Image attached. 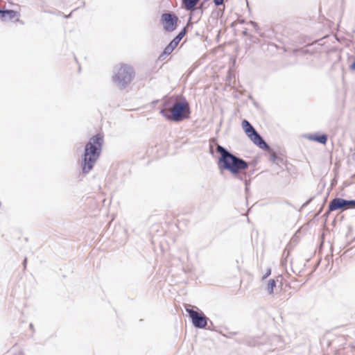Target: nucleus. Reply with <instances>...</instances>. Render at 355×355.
Listing matches in <instances>:
<instances>
[{
  "mask_svg": "<svg viewBox=\"0 0 355 355\" xmlns=\"http://www.w3.org/2000/svg\"><path fill=\"white\" fill-rule=\"evenodd\" d=\"M173 51V49L171 48V46H168V45L165 47L164 49V51L160 54L159 56V60H164L166 59V58Z\"/></svg>",
  "mask_w": 355,
  "mask_h": 355,
  "instance_id": "nucleus-12",
  "label": "nucleus"
},
{
  "mask_svg": "<svg viewBox=\"0 0 355 355\" xmlns=\"http://www.w3.org/2000/svg\"><path fill=\"white\" fill-rule=\"evenodd\" d=\"M185 311L189 313L193 325L199 329H204L207 324L208 318L202 311H198L193 309L190 304H185Z\"/></svg>",
  "mask_w": 355,
  "mask_h": 355,
  "instance_id": "nucleus-5",
  "label": "nucleus"
},
{
  "mask_svg": "<svg viewBox=\"0 0 355 355\" xmlns=\"http://www.w3.org/2000/svg\"><path fill=\"white\" fill-rule=\"evenodd\" d=\"M199 1L200 0H182L183 7L187 10L192 11L194 10H201V12H202V4H201L198 8H196V6Z\"/></svg>",
  "mask_w": 355,
  "mask_h": 355,
  "instance_id": "nucleus-9",
  "label": "nucleus"
},
{
  "mask_svg": "<svg viewBox=\"0 0 355 355\" xmlns=\"http://www.w3.org/2000/svg\"><path fill=\"white\" fill-rule=\"evenodd\" d=\"M103 142V136L101 134H96L92 137L86 144L83 158L81 162V168L83 173L87 174L93 168L95 163L101 156Z\"/></svg>",
  "mask_w": 355,
  "mask_h": 355,
  "instance_id": "nucleus-3",
  "label": "nucleus"
},
{
  "mask_svg": "<svg viewBox=\"0 0 355 355\" xmlns=\"http://www.w3.org/2000/svg\"><path fill=\"white\" fill-rule=\"evenodd\" d=\"M178 45V43L176 42V41H175L173 40L168 44V46H171V48L173 49V50L176 48V46Z\"/></svg>",
  "mask_w": 355,
  "mask_h": 355,
  "instance_id": "nucleus-17",
  "label": "nucleus"
},
{
  "mask_svg": "<svg viewBox=\"0 0 355 355\" xmlns=\"http://www.w3.org/2000/svg\"><path fill=\"white\" fill-rule=\"evenodd\" d=\"M349 69L352 71H355V59L353 62L350 64Z\"/></svg>",
  "mask_w": 355,
  "mask_h": 355,
  "instance_id": "nucleus-20",
  "label": "nucleus"
},
{
  "mask_svg": "<svg viewBox=\"0 0 355 355\" xmlns=\"http://www.w3.org/2000/svg\"><path fill=\"white\" fill-rule=\"evenodd\" d=\"M241 124L243 129L248 137L257 132L252 124L246 119L243 120Z\"/></svg>",
  "mask_w": 355,
  "mask_h": 355,
  "instance_id": "nucleus-10",
  "label": "nucleus"
},
{
  "mask_svg": "<svg viewBox=\"0 0 355 355\" xmlns=\"http://www.w3.org/2000/svg\"><path fill=\"white\" fill-rule=\"evenodd\" d=\"M245 185L247 186V182L245 181ZM245 189L247 190L248 189V187H245Z\"/></svg>",
  "mask_w": 355,
  "mask_h": 355,
  "instance_id": "nucleus-25",
  "label": "nucleus"
},
{
  "mask_svg": "<svg viewBox=\"0 0 355 355\" xmlns=\"http://www.w3.org/2000/svg\"><path fill=\"white\" fill-rule=\"evenodd\" d=\"M250 23L255 28L257 26V24L254 21H250Z\"/></svg>",
  "mask_w": 355,
  "mask_h": 355,
  "instance_id": "nucleus-21",
  "label": "nucleus"
},
{
  "mask_svg": "<svg viewBox=\"0 0 355 355\" xmlns=\"http://www.w3.org/2000/svg\"><path fill=\"white\" fill-rule=\"evenodd\" d=\"M164 29L167 32H172L177 27L178 17L173 13H163L161 17Z\"/></svg>",
  "mask_w": 355,
  "mask_h": 355,
  "instance_id": "nucleus-7",
  "label": "nucleus"
},
{
  "mask_svg": "<svg viewBox=\"0 0 355 355\" xmlns=\"http://www.w3.org/2000/svg\"><path fill=\"white\" fill-rule=\"evenodd\" d=\"M26 263H27V259L25 258L23 262L24 268H26Z\"/></svg>",
  "mask_w": 355,
  "mask_h": 355,
  "instance_id": "nucleus-22",
  "label": "nucleus"
},
{
  "mask_svg": "<svg viewBox=\"0 0 355 355\" xmlns=\"http://www.w3.org/2000/svg\"><path fill=\"white\" fill-rule=\"evenodd\" d=\"M276 287V282L274 279H270L267 284L266 290L269 294L274 293V288Z\"/></svg>",
  "mask_w": 355,
  "mask_h": 355,
  "instance_id": "nucleus-13",
  "label": "nucleus"
},
{
  "mask_svg": "<svg viewBox=\"0 0 355 355\" xmlns=\"http://www.w3.org/2000/svg\"><path fill=\"white\" fill-rule=\"evenodd\" d=\"M247 33L246 31L243 32V34L245 35Z\"/></svg>",
  "mask_w": 355,
  "mask_h": 355,
  "instance_id": "nucleus-26",
  "label": "nucleus"
},
{
  "mask_svg": "<svg viewBox=\"0 0 355 355\" xmlns=\"http://www.w3.org/2000/svg\"><path fill=\"white\" fill-rule=\"evenodd\" d=\"M249 138L255 145L259 146L260 148L265 150H268L270 149V146L263 140L262 137L257 132V131L250 136Z\"/></svg>",
  "mask_w": 355,
  "mask_h": 355,
  "instance_id": "nucleus-8",
  "label": "nucleus"
},
{
  "mask_svg": "<svg viewBox=\"0 0 355 355\" xmlns=\"http://www.w3.org/2000/svg\"><path fill=\"white\" fill-rule=\"evenodd\" d=\"M216 152L220 154L218 160V169L220 171H228L233 175L239 176L240 179L243 180L240 174L248 168V162L219 144H217Z\"/></svg>",
  "mask_w": 355,
  "mask_h": 355,
  "instance_id": "nucleus-1",
  "label": "nucleus"
},
{
  "mask_svg": "<svg viewBox=\"0 0 355 355\" xmlns=\"http://www.w3.org/2000/svg\"><path fill=\"white\" fill-rule=\"evenodd\" d=\"M190 107L186 101H178L173 98H164L160 108V114L168 121L180 122L189 118Z\"/></svg>",
  "mask_w": 355,
  "mask_h": 355,
  "instance_id": "nucleus-2",
  "label": "nucleus"
},
{
  "mask_svg": "<svg viewBox=\"0 0 355 355\" xmlns=\"http://www.w3.org/2000/svg\"><path fill=\"white\" fill-rule=\"evenodd\" d=\"M215 6H220L223 4L224 0H213Z\"/></svg>",
  "mask_w": 355,
  "mask_h": 355,
  "instance_id": "nucleus-18",
  "label": "nucleus"
},
{
  "mask_svg": "<svg viewBox=\"0 0 355 355\" xmlns=\"http://www.w3.org/2000/svg\"><path fill=\"white\" fill-rule=\"evenodd\" d=\"M272 157L273 161H275L277 157H276V155L274 154V155H272Z\"/></svg>",
  "mask_w": 355,
  "mask_h": 355,
  "instance_id": "nucleus-23",
  "label": "nucleus"
},
{
  "mask_svg": "<svg viewBox=\"0 0 355 355\" xmlns=\"http://www.w3.org/2000/svg\"><path fill=\"white\" fill-rule=\"evenodd\" d=\"M6 10H1L0 12V19L3 21H7Z\"/></svg>",
  "mask_w": 355,
  "mask_h": 355,
  "instance_id": "nucleus-16",
  "label": "nucleus"
},
{
  "mask_svg": "<svg viewBox=\"0 0 355 355\" xmlns=\"http://www.w3.org/2000/svg\"><path fill=\"white\" fill-rule=\"evenodd\" d=\"M134 76L135 71L132 67L121 64L114 67L112 81L120 89H124L130 85Z\"/></svg>",
  "mask_w": 355,
  "mask_h": 355,
  "instance_id": "nucleus-4",
  "label": "nucleus"
},
{
  "mask_svg": "<svg viewBox=\"0 0 355 355\" xmlns=\"http://www.w3.org/2000/svg\"><path fill=\"white\" fill-rule=\"evenodd\" d=\"M7 21L14 19L17 15V12L13 10H6Z\"/></svg>",
  "mask_w": 355,
  "mask_h": 355,
  "instance_id": "nucleus-15",
  "label": "nucleus"
},
{
  "mask_svg": "<svg viewBox=\"0 0 355 355\" xmlns=\"http://www.w3.org/2000/svg\"><path fill=\"white\" fill-rule=\"evenodd\" d=\"M187 33V27H184L178 35L173 39V40L176 41L179 44L183 37Z\"/></svg>",
  "mask_w": 355,
  "mask_h": 355,
  "instance_id": "nucleus-14",
  "label": "nucleus"
},
{
  "mask_svg": "<svg viewBox=\"0 0 355 355\" xmlns=\"http://www.w3.org/2000/svg\"><path fill=\"white\" fill-rule=\"evenodd\" d=\"M271 273V270L268 269L266 273L263 276V279L267 278Z\"/></svg>",
  "mask_w": 355,
  "mask_h": 355,
  "instance_id": "nucleus-19",
  "label": "nucleus"
},
{
  "mask_svg": "<svg viewBox=\"0 0 355 355\" xmlns=\"http://www.w3.org/2000/svg\"><path fill=\"white\" fill-rule=\"evenodd\" d=\"M71 12L70 14H69L68 15H66V16H65V17H66V18H69V17H71Z\"/></svg>",
  "mask_w": 355,
  "mask_h": 355,
  "instance_id": "nucleus-24",
  "label": "nucleus"
},
{
  "mask_svg": "<svg viewBox=\"0 0 355 355\" xmlns=\"http://www.w3.org/2000/svg\"><path fill=\"white\" fill-rule=\"evenodd\" d=\"M349 209H355V200L335 198L329 203L327 214L338 209L345 211Z\"/></svg>",
  "mask_w": 355,
  "mask_h": 355,
  "instance_id": "nucleus-6",
  "label": "nucleus"
},
{
  "mask_svg": "<svg viewBox=\"0 0 355 355\" xmlns=\"http://www.w3.org/2000/svg\"><path fill=\"white\" fill-rule=\"evenodd\" d=\"M308 138L311 140H313V141H317L320 144H325L327 141V135H325V134H322V135H309L308 137Z\"/></svg>",
  "mask_w": 355,
  "mask_h": 355,
  "instance_id": "nucleus-11",
  "label": "nucleus"
}]
</instances>
